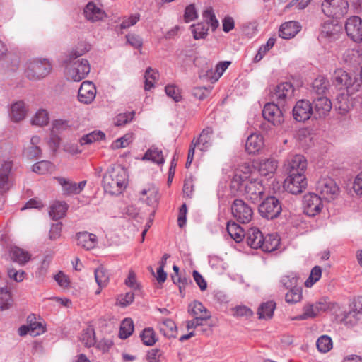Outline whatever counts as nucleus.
Returning a JSON list of instances; mask_svg holds the SVG:
<instances>
[{
  "label": "nucleus",
  "mask_w": 362,
  "mask_h": 362,
  "mask_svg": "<svg viewBox=\"0 0 362 362\" xmlns=\"http://www.w3.org/2000/svg\"><path fill=\"white\" fill-rule=\"evenodd\" d=\"M322 199L315 193L305 194L303 199L304 213L308 216H315L318 214L323 207Z\"/></svg>",
  "instance_id": "obj_12"
},
{
  "label": "nucleus",
  "mask_w": 362,
  "mask_h": 362,
  "mask_svg": "<svg viewBox=\"0 0 362 362\" xmlns=\"http://www.w3.org/2000/svg\"><path fill=\"white\" fill-rule=\"evenodd\" d=\"M188 311L195 317L211 316L210 312L199 301H194L189 305Z\"/></svg>",
  "instance_id": "obj_44"
},
{
  "label": "nucleus",
  "mask_w": 362,
  "mask_h": 362,
  "mask_svg": "<svg viewBox=\"0 0 362 362\" xmlns=\"http://www.w3.org/2000/svg\"><path fill=\"white\" fill-rule=\"evenodd\" d=\"M316 190L323 199L330 202L337 197L339 188L333 179L327 177H322L317 181Z\"/></svg>",
  "instance_id": "obj_8"
},
{
  "label": "nucleus",
  "mask_w": 362,
  "mask_h": 362,
  "mask_svg": "<svg viewBox=\"0 0 362 362\" xmlns=\"http://www.w3.org/2000/svg\"><path fill=\"white\" fill-rule=\"evenodd\" d=\"M13 162L4 161L0 167V193H4L9 190L13 185L11 170Z\"/></svg>",
  "instance_id": "obj_18"
},
{
  "label": "nucleus",
  "mask_w": 362,
  "mask_h": 362,
  "mask_svg": "<svg viewBox=\"0 0 362 362\" xmlns=\"http://www.w3.org/2000/svg\"><path fill=\"white\" fill-rule=\"evenodd\" d=\"M52 65L47 59H32L25 64V75L31 81H38L49 74Z\"/></svg>",
  "instance_id": "obj_3"
},
{
  "label": "nucleus",
  "mask_w": 362,
  "mask_h": 362,
  "mask_svg": "<svg viewBox=\"0 0 362 362\" xmlns=\"http://www.w3.org/2000/svg\"><path fill=\"white\" fill-rule=\"evenodd\" d=\"M332 85L338 90H346L348 93L353 94L358 90L360 83L355 77L346 71L339 69L334 71L332 76Z\"/></svg>",
  "instance_id": "obj_4"
},
{
  "label": "nucleus",
  "mask_w": 362,
  "mask_h": 362,
  "mask_svg": "<svg viewBox=\"0 0 362 362\" xmlns=\"http://www.w3.org/2000/svg\"><path fill=\"white\" fill-rule=\"evenodd\" d=\"M318 315L317 310L312 303H307L303 308V313L293 318L294 320H304Z\"/></svg>",
  "instance_id": "obj_41"
},
{
  "label": "nucleus",
  "mask_w": 362,
  "mask_h": 362,
  "mask_svg": "<svg viewBox=\"0 0 362 362\" xmlns=\"http://www.w3.org/2000/svg\"><path fill=\"white\" fill-rule=\"evenodd\" d=\"M84 14L88 20L95 22L103 19L105 12L97 7L94 3L89 2L84 8Z\"/></svg>",
  "instance_id": "obj_27"
},
{
  "label": "nucleus",
  "mask_w": 362,
  "mask_h": 362,
  "mask_svg": "<svg viewBox=\"0 0 362 362\" xmlns=\"http://www.w3.org/2000/svg\"><path fill=\"white\" fill-rule=\"evenodd\" d=\"M213 134L211 127L204 128L199 134V136L196 139L195 142L198 145V148L201 151H206L211 146V136Z\"/></svg>",
  "instance_id": "obj_25"
},
{
  "label": "nucleus",
  "mask_w": 362,
  "mask_h": 362,
  "mask_svg": "<svg viewBox=\"0 0 362 362\" xmlns=\"http://www.w3.org/2000/svg\"><path fill=\"white\" fill-rule=\"evenodd\" d=\"M329 86V81L323 76H318L312 83L313 90L318 95L325 94L327 91Z\"/></svg>",
  "instance_id": "obj_42"
},
{
  "label": "nucleus",
  "mask_w": 362,
  "mask_h": 362,
  "mask_svg": "<svg viewBox=\"0 0 362 362\" xmlns=\"http://www.w3.org/2000/svg\"><path fill=\"white\" fill-rule=\"evenodd\" d=\"M190 28L194 40L205 39L208 35L209 26L204 22L193 24Z\"/></svg>",
  "instance_id": "obj_39"
},
{
  "label": "nucleus",
  "mask_w": 362,
  "mask_h": 362,
  "mask_svg": "<svg viewBox=\"0 0 362 362\" xmlns=\"http://www.w3.org/2000/svg\"><path fill=\"white\" fill-rule=\"evenodd\" d=\"M316 346L320 352H328L332 347V341L331 337L327 335H322L317 340Z\"/></svg>",
  "instance_id": "obj_49"
},
{
  "label": "nucleus",
  "mask_w": 362,
  "mask_h": 362,
  "mask_svg": "<svg viewBox=\"0 0 362 362\" xmlns=\"http://www.w3.org/2000/svg\"><path fill=\"white\" fill-rule=\"evenodd\" d=\"M342 26L337 19H328L321 24L318 39L322 42H332L339 39Z\"/></svg>",
  "instance_id": "obj_5"
},
{
  "label": "nucleus",
  "mask_w": 362,
  "mask_h": 362,
  "mask_svg": "<svg viewBox=\"0 0 362 362\" xmlns=\"http://www.w3.org/2000/svg\"><path fill=\"white\" fill-rule=\"evenodd\" d=\"M298 278L295 274H290L282 276L280 282L281 285L286 289H293L294 287L298 286Z\"/></svg>",
  "instance_id": "obj_54"
},
{
  "label": "nucleus",
  "mask_w": 362,
  "mask_h": 362,
  "mask_svg": "<svg viewBox=\"0 0 362 362\" xmlns=\"http://www.w3.org/2000/svg\"><path fill=\"white\" fill-rule=\"evenodd\" d=\"M249 178V175H243L241 173H238V172L234 175L231 185L233 187H236L239 189L241 186H244L246 182H247V180Z\"/></svg>",
  "instance_id": "obj_60"
},
{
  "label": "nucleus",
  "mask_w": 362,
  "mask_h": 362,
  "mask_svg": "<svg viewBox=\"0 0 362 362\" xmlns=\"http://www.w3.org/2000/svg\"><path fill=\"white\" fill-rule=\"evenodd\" d=\"M167 95L173 99L175 102H179L182 99L179 88L173 84L167 85L165 88Z\"/></svg>",
  "instance_id": "obj_59"
},
{
  "label": "nucleus",
  "mask_w": 362,
  "mask_h": 362,
  "mask_svg": "<svg viewBox=\"0 0 362 362\" xmlns=\"http://www.w3.org/2000/svg\"><path fill=\"white\" fill-rule=\"evenodd\" d=\"M307 187L305 175L288 176L284 182L285 189L293 194L301 193Z\"/></svg>",
  "instance_id": "obj_17"
},
{
  "label": "nucleus",
  "mask_w": 362,
  "mask_h": 362,
  "mask_svg": "<svg viewBox=\"0 0 362 362\" xmlns=\"http://www.w3.org/2000/svg\"><path fill=\"white\" fill-rule=\"evenodd\" d=\"M32 124L39 127H43L49 122V115L47 110H38L33 118L32 119Z\"/></svg>",
  "instance_id": "obj_51"
},
{
  "label": "nucleus",
  "mask_w": 362,
  "mask_h": 362,
  "mask_svg": "<svg viewBox=\"0 0 362 362\" xmlns=\"http://www.w3.org/2000/svg\"><path fill=\"white\" fill-rule=\"evenodd\" d=\"M128 183L127 170L120 165H111L103 177V186L106 192L118 195L126 188Z\"/></svg>",
  "instance_id": "obj_1"
},
{
  "label": "nucleus",
  "mask_w": 362,
  "mask_h": 362,
  "mask_svg": "<svg viewBox=\"0 0 362 362\" xmlns=\"http://www.w3.org/2000/svg\"><path fill=\"white\" fill-rule=\"evenodd\" d=\"M277 168V162L272 158L262 160L259 163L258 170L263 176L270 175L274 173Z\"/></svg>",
  "instance_id": "obj_33"
},
{
  "label": "nucleus",
  "mask_w": 362,
  "mask_h": 362,
  "mask_svg": "<svg viewBox=\"0 0 362 362\" xmlns=\"http://www.w3.org/2000/svg\"><path fill=\"white\" fill-rule=\"evenodd\" d=\"M321 6L322 12L326 16L334 19L343 17L349 10L346 0H325Z\"/></svg>",
  "instance_id": "obj_7"
},
{
  "label": "nucleus",
  "mask_w": 362,
  "mask_h": 362,
  "mask_svg": "<svg viewBox=\"0 0 362 362\" xmlns=\"http://www.w3.org/2000/svg\"><path fill=\"white\" fill-rule=\"evenodd\" d=\"M95 279L99 288H104L107 286L110 279L108 271L103 267H100L95 270Z\"/></svg>",
  "instance_id": "obj_40"
},
{
  "label": "nucleus",
  "mask_w": 362,
  "mask_h": 362,
  "mask_svg": "<svg viewBox=\"0 0 362 362\" xmlns=\"http://www.w3.org/2000/svg\"><path fill=\"white\" fill-rule=\"evenodd\" d=\"M9 255L13 262H18L21 265L25 264L30 259V255L28 252L16 246L10 248Z\"/></svg>",
  "instance_id": "obj_30"
},
{
  "label": "nucleus",
  "mask_w": 362,
  "mask_h": 362,
  "mask_svg": "<svg viewBox=\"0 0 362 362\" xmlns=\"http://www.w3.org/2000/svg\"><path fill=\"white\" fill-rule=\"evenodd\" d=\"M303 298V289L300 286L290 289L285 295V300L288 304L300 302Z\"/></svg>",
  "instance_id": "obj_45"
},
{
  "label": "nucleus",
  "mask_w": 362,
  "mask_h": 362,
  "mask_svg": "<svg viewBox=\"0 0 362 362\" xmlns=\"http://www.w3.org/2000/svg\"><path fill=\"white\" fill-rule=\"evenodd\" d=\"M233 311V315L236 317H245L248 318L253 315L252 310L245 305L236 306L234 308Z\"/></svg>",
  "instance_id": "obj_64"
},
{
  "label": "nucleus",
  "mask_w": 362,
  "mask_h": 362,
  "mask_svg": "<svg viewBox=\"0 0 362 362\" xmlns=\"http://www.w3.org/2000/svg\"><path fill=\"white\" fill-rule=\"evenodd\" d=\"M76 238L77 245L87 250L94 248L98 242L95 234L89 233L86 231L76 233Z\"/></svg>",
  "instance_id": "obj_22"
},
{
  "label": "nucleus",
  "mask_w": 362,
  "mask_h": 362,
  "mask_svg": "<svg viewBox=\"0 0 362 362\" xmlns=\"http://www.w3.org/2000/svg\"><path fill=\"white\" fill-rule=\"evenodd\" d=\"M143 160H151L158 165H162L165 162L162 150L154 146L149 148L144 153Z\"/></svg>",
  "instance_id": "obj_29"
},
{
  "label": "nucleus",
  "mask_w": 362,
  "mask_h": 362,
  "mask_svg": "<svg viewBox=\"0 0 362 362\" xmlns=\"http://www.w3.org/2000/svg\"><path fill=\"white\" fill-rule=\"evenodd\" d=\"M140 337L143 344L146 346H153L157 341L155 332L151 327L145 328L141 332Z\"/></svg>",
  "instance_id": "obj_47"
},
{
  "label": "nucleus",
  "mask_w": 362,
  "mask_h": 362,
  "mask_svg": "<svg viewBox=\"0 0 362 362\" xmlns=\"http://www.w3.org/2000/svg\"><path fill=\"white\" fill-rule=\"evenodd\" d=\"M276 308V303L273 300L262 303L257 310L259 319H271Z\"/></svg>",
  "instance_id": "obj_34"
},
{
  "label": "nucleus",
  "mask_w": 362,
  "mask_h": 362,
  "mask_svg": "<svg viewBox=\"0 0 362 362\" xmlns=\"http://www.w3.org/2000/svg\"><path fill=\"white\" fill-rule=\"evenodd\" d=\"M28 323L30 329V335L33 337L43 334L45 331L42 322L35 321V317L33 315L28 317Z\"/></svg>",
  "instance_id": "obj_43"
},
{
  "label": "nucleus",
  "mask_w": 362,
  "mask_h": 362,
  "mask_svg": "<svg viewBox=\"0 0 362 362\" xmlns=\"http://www.w3.org/2000/svg\"><path fill=\"white\" fill-rule=\"evenodd\" d=\"M293 117L297 122H305L313 117V105L308 100H299L293 107Z\"/></svg>",
  "instance_id": "obj_13"
},
{
  "label": "nucleus",
  "mask_w": 362,
  "mask_h": 362,
  "mask_svg": "<svg viewBox=\"0 0 362 362\" xmlns=\"http://www.w3.org/2000/svg\"><path fill=\"white\" fill-rule=\"evenodd\" d=\"M260 216L267 220H273L279 216L282 211L281 202L274 196L267 197L258 207Z\"/></svg>",
  "instance_id": "obj_6"
},
{
  "label": "nucleus",
  "mask_w": 362,
  "mask_h": 362,
  "mask_svg": "<svg viewBox=\"0 0 362 362\" xmlns=\"http://www.w3.org/2000/svg\"><path fill=\"white\" fill-rule=\"evenodd\" d=\"M23 155L29 160L37 159L41 157L42 150L38 146H30L24 150Z\"/></svg>",
  "instance_id": "obj_58"
},
{
  "label": "nucleus",
  "mask_w": 362,
  "mask_h": 362,
  "mask_svg": "<svg viewBox=\"0 0 362 362\" xmlns=\"http://www.w3.org/2000/svg\"><path fill=\"white\" fill-rule=\"evenodd\" d=\"M88 50L89 48L86 46L83 49H80L78 47L76 49H74L70 52L65 60L66 63L71 64V65L67 69V79L79 82L85 78L89 74L90 69L88 60L81 59L72 63L74 60L83 55Z\"/></svg>",
  "instance_id": "obj_2"
},
{
  "label": "nucleus",
  "mask_w": 362,
  "mask_h": 362,
  "mask_svg": "<svg viewBox=\"0 0 362 362\" xmlns=\"http://www.w3.org/2000/svg\"><path fill=\"white\" fill-rule=\"evenodd\" d=\"M275 100L272 103H267L262 110L263 117L274 126H279L284 122V107H282L278 103H275Z\"/></svg>",
  "instance_id": "obj_9"
},
{
  "label": "nucleus",
  "mask_w": 362,
  "mask_h": 362,
  "mask_svg": "<svg viewBox=\"0 0 362 362\" xmlns=\"http://www.w3.org/2000/svg\"><path fill=\"white\" fill-rule=\"evenodd\" d=\"M284 168L288 176L305 175L307 160L302 155L292 156L284 163Z\"/></svg>",
  "instance_id": "obj_11"
},
{
  "label": "nucleus",
  "mask_w": 362,
  "mask_h": 362,
  "mask_svg": "<svg viewBox=\"0 0 362 362\" xmlns=\"http://www.w3.org/2000/svg\"><path fill=\"white\" fill-rule=\"evenodd\" d=\"M105 139V134L102 131H93L86 135H83L80 142L81 145L89 144L96 141H100Z\"/></svg>",
  "instance_id": "obj_46"
},
{
  "label": "nucleus",
  "mask_w": 362,
  "mask_h": 362,
  "mask_svg": "<svg viewBox=\"0 0 362 362\" xmlns=\"http://www.w3.org/2000/svg\"><path fill=\"white\" fill-rule=\"evenodd\" d=\"M279 244V238L276 235L269 234L264 237V243L259 248L264 252H271L276 250Z\"/></svg>",
  "instance_id": "obj_36"
},
{
  "label": "nucleus",
  "mask_w": 362,
  "mask_h": 362,
  "mask_svg": "<svg viewBox=\"0 0 362 362\" xmlns=\"http://www.w3.org/2000/svg\"><path fill=\"white\" fill-rule=\"evenodd\" d=\"M204 23L211 28L214 32L219 26V22L216 17L214 11L211 7L207 8L202 13Z\"/></svg>",
  "instance_id": "obj_37"
},
{
  "label": "nucleus",
  "mask_w": 362,
  "mask_h": 362,
  "mask_svg": "<svg viewBox=\"0 0 362 362\" xmlns=\"http://www.w3.org/2000/svg\"><path fill=\"white\" fill-rule=\"evenodd\" d=\"M159 331L165 337L175 338L177 334L176 324L171 319H165L158 325Z\"/></svg>",
  "instance_id": "obj_26"
},
{
  "label": "nucleus",
  "mask_w": 362,
  "mask_h": 362,
  "mask_svg": "<svg viewBox=\"0 0 362 362\" xmlns=\"http://www.w3.org/2000/svg\"><path fill=\"white\" fill-rule=\"evenodd\" d=\"M293 92L294 88L291 83L283 82L274 88L272 92V98L282 107H285L287 99L293 96Z\"/></svg>",
  "instance_id": "obj_14"
},
{
  "label": "nucleus",
  "mask_w": 362,
  "mask_h": 362,
  "mask_svg": "<svg viewBox=\"0 0 362 362\" xmlns=\"http://www.w3.org/2000/svg\"><path fill=\"white\" fill-rule=\"evenodd\" d=\"M262 138L257 134H252L247 139L245 150L249 154H255L262 148Z\"/></svg>",
  "instance_id": "obj_28"
},
{
  "label": "nucleus",
  "mask_w": 362,
  "mask_h": 362,
  "mask_svg": "<svg viewBox=\"0 0 362 362\" xmlns=\"http://www.w3.org/2000/svg\"><path fill=\"white\" fill-rule=\"evenodd\" d=\"M81 341L87 347L93 346L95 343L94 330L90 328L84 330L81 334Z\"/></svg>",
  "instance_id": "obj_56"
},
{
  "label": "nucleus",
  "mask_w": 362,
  "mask_h": 362,
  "mask_svg": "<svg viewBox=\"0 0 362 362\" xmlns=\"http://www.w3.org/2000/svg\"><path fill=\"white\" fill-rule=\"evenodd\" d=\"M313 105V117L315 119L325 117L332 109L330 100L325 96H319L311 103Z\"/></svg>",
  "instance_id": "obj_15"
},
{
  "label": "nucleus",
  "mask_w": 362,
  "mask_h": 362,
  "mask_svg": "<svg viewBox=\"0 0 362 362\" xmlns=\"http://www.w3.org/2000/svg\"><path fill=\"white\" fill-rule=\"evenodd\" d=\"M230 64V62H221L216 65V69L214 71L213 70L211 66H207L205 71V74H202L200 76H205L214 81H216L222 76L223 73L226 71Z\"/></svg>",
  "instance_id": "obj_23"
},
{
  "label": "nucleus",
  "mask_w": 362,
  "mask_h": 362,
  "mask_svg": "<svg viewBox=\"0 0 362 362\" xmlns=\"http://www.w3.org/2000/svg\"><path fill=\"white\" fill-rule=\"evenodd\" d=\"M27 113V108L23 101H18L12 105L11 108V118L14 122L23 119Z\"/></svg>",
  "instance_id": "obj_32"
},
{
  "label": "nucleus",
  "mask_w": 362,
  "mask_h": 362,
  "mask_svg": "<svg viewBox=\"0 0 362 362\" xmlns=\"http://www.w3.org/2000/svg\"><path fill=\"white\" fill-rule=\"evenodd\" d=\"M349 95L351 94L348 93L346 94L341 93L336 98L337 103L335 104V107L337 110H338L340 115H344L350 110V105L349 103Z\"/></svg>",
  "instance_id": "obj_38"
},
{
  "label": "nucleus",
  "mask_w": 362,
  "mask_h": 362,
  "mask_svg": "<svg viewBox=\"0 0 362 362\" xmlns=\"http://www.w3.org/2000/svg\"><path fill=\"white\" fill-rule=\"evenodd\" d=\"M163 351L160 349H152L148 351L146 359L148 362H161Z\"/></svg>",
  "instance_id": "obj_63"
},
{
  "label": "nucleus",
  "mask_w": 362,
  "mask_h": 362,
  "mask_svg": "<svg viewBox=\"0 0 362 362\" xmlns=\"http://www.w3.org/2000/svg\"><path fill=\"white\" fill-rule=\"evenodd\" d=\"M96 88L94 83L89 81H83L78 90V98L84 104L91 103L95 98Z\"/></svg>",
  "instance_id": "obj_19"
},
{
  "label": "nucleus",
  "mask_w": 362,
  "mask_h": 362,
  "mask_svg": "<svg viewBox=\"0 0 362 362\" xmlns=\"http://www.w3.org/2000/svg\"><path fill=\"white\" fill-rule=\"evenodd\" d=\"M226 230L231 238L233 239L236 243L241 242L243 238L246 235V233H245L243 228L232 221H229L228 222Z\"/></svg>",
  "instance_id": "obj_31"
},
{
  "label": "nucleus",
  "mask_w": 362,
  "mask_h": 362,
  "mask_svg": "<svg viewBox=\"0 0 362 362\" xmlns=\"http://www.w3.org/2000/svg\"><path fill=\"white\" fill-rule=\"evenodd\" d=\"M58 182L62 186L64 194H76L75 189L76 183L70 181L64 177H57Z\"/></svg>",
  "instance_id": "obj_53"
},
{
  "label": "nucleus",
  "mask_w": 362,
  "mask_h": 362,
  "mask_svg": "<svg viewBox=\"0 0 362 362\" xmlns=\"http://www.w3.org/2000/svg\"><path fill=\"white\" fill-rule=\"evenodd\" d=\"M134 112L119 114L115 119L114 123L116 126H122L132 120Z\"/></svg>",
  "instance_id": "obj_62"
},
{
  "label": "nucleus",
  "mask_w": 362,
  "mask_h": 362,
  "mask_svg": "<svg viewBox=\"0 0 362 362\" xmlns=\"http://www.w3.org/2000/svg\"><path fill=\"white\" fill-rule=\"evenodd\" d=\"M68 205L64 202H55L50 208L49 216L54 220H59L65 216Z\"/></svg>",
  "instance_id": "obj_35"
},
{
  "label": "nucleus",
  "mask_w": 362,
  "mask_h": 362,
  "mask_svg": "<svg viewBox=\"0 0 362 362\" xmlns=\"http://www.w3.org/2000/svg\"><path fill=\"white\" fill-rule=\"evenodd\" d=\"M361 316L354 313V310L345 312L341 319V322L346 326L353 327L357 324Z\"/></svg>",
  "instance_id": "obj_55"
},
{
  "label": "nucleus",
  "mask_w": 362,
  "mask_h": 362,
  "mask_svg": "<svg viewBox=\"0 0 362 362\" xmlns=\"http://www.w3.org/2000/svg\"><path fill=\"white\" fill-rule=\"evenodd\" d=\"M245 192L247 198L252 202H257L263 194V187L260 181L251 179L245 185Z\"/></svg>",
  "instance_id": "obj_20"
},
{
  "label": "nucleus",
  "mask_w": 362,
  "mask_h": 362,
  "mask_svg": "<svg viewBox=\"0 0 362 362\" xmlns=\"http://www.w3.org/2000/svg\"><path fill=\"white\" fill-rule=\"evenodd\" d=\"M300 25L296 21H288L283 23L279 29V36L284 39L293 37L299 31Z\"/></svg>",
  "instance_id": "obj_24"
},
{
  "label": "nucleus",
  "mask_w": 362,
  "mask_h": 362,
  "mask_svg": "<svg viewBox=\"0 0 362 362\" xmlns=\"http://www.w3.org/2000/svg\"><path fill=\"white\" fill-rule=\"evenodd\" d=\"M12 304L11 293L6 288H0V310L8 309Z\"/></svg>",
  "instance_id": "obj_52"
},
{
  "label": "nucleus",
  "mask_w": 362,
  "mask_h": 362,
  "mask_svg": "<svg viewBox=\"0 0 362 362\" xmlns=\"http://www.w3.org/2000/svg\"><path fill=\"white\" fill-rule=\"evenodd\" d=\"M249 178V175H243L241 173H238V172L234 175L231 185L233 187H236L239 189L241 186H244L246 182H247V180Z\"/></svg>",
  "instance_id": "obj_61"
},
{
  "label": "nucleus",
  "mask_w": 362,
  "mask_h": 362,
  "mask_svg": "<svg viewBox=\"0 0 362 362\" xmlns=\"http://www.w3.org/2000/svg\"><path fill=\"white\" fill-rule=\"evenodd\" d=\"M321 275V267L320 266H315L311 270L310 276L305 282V286L310 287L313 286L315 282H317L320 279Z\"/></svg>",
  "instance_id": "obj_57"
},
{
  "label": "nucleus",
  "mask_w": 362,
  "mask_h": 362,
  "mask_svg": "<svg viewBox=\"0 0 362 362\" xmlns=\"http://www.w3.org/2000/svg\"><path fill=\"white\" fill-rule=\"evenodd\" d=\"M247 244L252 248L258 249L264 243V235L257 228H250L245 235Z\"/></svg>",
  "instance_id": "obj_21"
},
{
  "label": "nucleus",
  "mask_w": 362,
  "mask_h": 362,
  "mask_svg": "<svg viewBox=\"0 0 362 362\" xmlns=\"http://www.w3.org/2000/svg\"><path fill=\"white\" fill-rule=\"evenodd\" d=\"M233 216L240 223H247L252 218V208L242 199H235L231 205Z\"/></svg>",
  "instance_id": "obj_10"
},
{
  "label": "nucleus",
  "mask_w": 362,
  "mask_h": 362,
  "mask_svg": "<svg viewBox=\"0 0 362 362\" xmlns=\"http://www.w3.org/2000/svg\"><path fill=\"white\" fill-rule=\"evenodd\" d=\"M134 332V323L132 319L125 318L121 324L119 329V337L121 339L128 338Z\"/></svg>",
  "instance_id": "obj_48"
},
{
  "label": "nucleus",
  "mask_w": 362,
  "mask_h": 362,
  "mask_svg": "<svg viewBox=\"0 0 362 362\" xmlns=\"http://www.w3.org/2000/svg\"><path fill=\"white\" fill-rule=\"evenodd\" d=\"M53 164L47 160H41L35 163L33 167L32 170L33 172L40 174L44 175L48 172H50L53 170Z\"/></svg>",
  "instance_id": "obj_50"
},
{
  "label": "nucleus",
  "mask_w": 362,
  "mask_h": 362,
  "mask_svg": "<svg viewBox=\"0 0 362 362\" xmlns=\"http://www.w3.org/2000/svg\"><path fill=\"white\" fill-rule=\"evenodd\" d=\"M346 34L354 42L362 40V21L358 16H352L347 19L345 24Z\"/></svg>",
  "instance_id": "obj_16"
}]
</instances>
